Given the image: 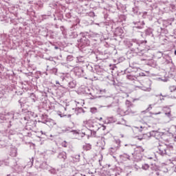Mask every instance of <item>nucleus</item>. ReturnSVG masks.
<instances>
[{"instance_id": "nucleus-8", "label": "nucleus", "mask_w": 176, "mask_h": 176, "mask_svg": "<svg viewBox=\"0 0 176 176\" xmlns=\"http://www.w3.org/2000/svg\"><path fill=\"white\" fill-rule=\"evenodd\" d=\"M140 129H143L142 126H140Z\"/></svg>"}, {"instance_id": "nucleus-2", "label": "nucleus", "mask_w": 176, "mask_h": 176, "mask_svg": "<svg viewBox=\"0 0 176 176\" xmlns=\"http://www.w3.org/2000/svg\"><path fill=\"white\" fill-rule=\"evenodd\" d=\"M142 168L143 170H148V168H149V165H148L147 164H145L142 166Z\"/></svg>"}, {"instance_id": "nucleus-3", "label": "nucleus", "mask_w": 176, "mask_h": 176, "mask_svg": "<svg viewBox=\"0 0 176 176\" xmlns=\"http://www.w3.org/2000/svg\"><path fill=\"white\" fill-rule=\"evenodd\" d=\"M165 115H166L168 118H170L171 116V111H169L168 113H165Z\"/></svg>"}, {"instance_id": "nucleus-5", "label": "nucleus", "mask_w": 176, "mask_h": 176, "mask_svg": "<svg viewBox=\"0 0 176 176\" xmlns=\"http://www.w3.org/2000/svg\"><path fill=\"white\" fill-rule=\"evenodd\" d=\"M131 78H133V76H130V75H128V76H127V78H128V79H131Z\"/></svg>"}, {"instance_id": "nucleus-7", "label": "nucleus", "mask_w": 176, "mask_h": 176, "mask_svg": "<svg viewBox=\"0 0 176 176\" xmlns=\"http://www.w3.org/2000/svg\"><path fill=\"white\" fill-rule=\"evenodd\" d=\"M142 149V152H144V149L141 148Z\"/></svg>"}, {"instance_id": "nucleus-1", "label": "nucleus", "mask_w": 176, "mask_h": 176, "mask_svg": "<svg viewBox=\"0 0 176 176\" xmlns=\"http://www.w3.org/2000/svg\"><path fill=\"white\" fill-rule=\"evenodd\" d=\"M90 134L91 135L92 134V131L90 129H87L86 131L84 133H81L80 131H75L74 133V136L78 140H79V138H82L83 135H87L88 137H90Z\"/></svg>"}, {"instance_id": "nucleus-4", "label": "nucleus", "mask_w": 176, "mask_h": 176, "mask_svg": "<svg viewBox=\"0 0 176 176\" xmlns=\"http://www.w3.org/2000/svg\"><path fill=\"white\" fill-rule=\"evenodd\" d=\"M138 140H139V141H142V140H144V137H138Z\"/></svg>"}, {"instance_id": "nucleus-6", "label": "nucleus", "mask_w": 176, "mask_h": 176, "mask_svg": "<svg viewBox=\"0 0 176 176\" xmlns=\"http://www.w3.org/2000/svg\"><path fill=\"white\" fill-rule=\"evenodd\" d=\"M54 124H56V123L54 122V121H52V126H54Z\"/></svg>"}]
</instances>
